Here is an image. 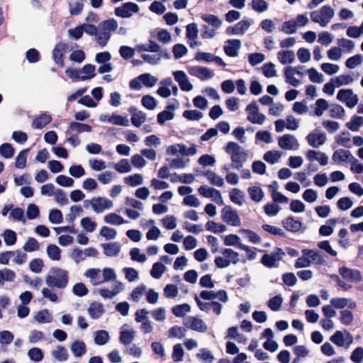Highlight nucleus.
<instances>
[{"label":"nucleus","instance_id":"obj_1","mask_svg":"<svg viewBox=\"0 0 363 363\" xmlns=\"http://www.w3.org/2000/svg\"><path fill=\"white\" fill-rule=\"evenodd\" d=\"M47 287L42 289L43 298L52 303H57L59 298L55 293V289L62 290L69 284V272L60 267H52L45 277Z\"/></svg>","mask_w":363,"mask_h":363},{"label":"nucleus","instance_id":"obj_2","mask_svg":"<svg viewBox=\"0 0 363 363\" xmlns=\"http://www.w3.org/2000/svg\"><path fill=\"white\" fill-rule=\"evenodd\" d=\"M226 153L230 155L231 167L240 169L247 160L248 152L235 142H229L225 147Z\"/></svg>","mask_w":363,"mask_h":363},{"label":"nucleus","instance_id":"obj_3","mask_svg":"<svg viewBox=\"0 0 363 363\" xmlns=\"http://www.w3.org/2000/svg\"><path fill=\"white\" fill-rule=\"evenodd\" d=\"M118 21L115 18H109L99 24V30L94 37L96 43L101 47H105L109 42L111 33L118 30Z\"/></svg>","mask_w":363,"mask_h":363},{"label":"nucleus","instance_id":"obj_4","mask_svg":"<svg viewBox=\"0 0 363 363\" xmlns=\"http://www.w3.org/2000/svg\"><path fill=\"white\" fill-rule=\"evenodd\" d=\"M201 18L207 23L202 26L201 37L203 39L213 38L216 35V30L221 27L222 20L210 13L202 14Z\"/></svg>","mask_w":363,"mask_h":363},{"label":"nucleus","instance_id":"obj_5","mask_svg":"<svg viewBox=\"0 0 363 363\" xmlns=\"http://www.w3.org/2000/svg\"><path fill=\"white\" fill-rule=\"evenodd\" d=\"M219 252L221 255L216 257L214 260L218 268H226L240 262L239 254L231 248H220Z\"/></svg>","mask_w":363,"mask_h":363},{"label":"nucleus","instance_id":"obj_6","mask_svg":"<svg viewBox=\"0 0 363 363\" xmlns=\"http://www.w3.org/2000/svg\"><path fill=\"white\" fill-rule=\"evenodd\" d=\"M335 16L334 9L328 5L323 6L319 10L311 13V20L321 27H325Z\"/></svg>","mask_w":363,"mask_h":363},{"label":"nucleus","instance_id":"obj_7","mask_svg":"<svg viewBox=\"0 0 363 363\" xmlns=\"http://www.w3.org/2000/svg\"><path fill=\"white\" fill-rule=\"evenodd\" d=\"M330 340L337 347H344L347 350L353 343V336L347 330L343 331L337 330L330 337Z\"/></svg>","mask_w":363,"mask_h":363},{"label":"nucleus","instance_id":"obj_8","mask_svg":"<svg viewBox=\"0 0 363 363\" xmlns=\"http://www.w3.org/2000/svg\"><path fill=\"white\" fill-rule=\"evenodd\" d=\"M245 111L247 113V120L253 123L262 125L266 120V116L259 112V108L255 101L250 103L245 108Z\"/></svg>","mask_w":363,"mask_h":363},{"label":"nucleus","instance_id":"obj_9","mask_svg":"<svg viewBox=\"0 0 363 363\" xmlns=\"http://www.w3.org/2000/svg\"><path fill=\"white\" fill-rule=\"evenodd\" d=\"M337 99L350 108H354L359 101L358 96L354 94L351 89H340L337 94Z\"/></svg>","mask_w":363,"mask_h":363},{"label":"nucleus","instance_id":"obj_10","mask_svg":"<svg viewBox=\"0 0 363 363\" xmlns=\"http://www.w3.org/2000/svg\"><path fill=\"white\" fill-rule=\"evenodd\" d=\"M140 8L138 4L133 2H125L122 6L115 9V15L123 18H128L134 13H138Z\"/></svg>","mask_w":363,"mask_h":363},{"label":"nucleus","instance_id":"obj_11","mask_svg":"<svg viewBox=\"0 0 363 363\" xmlns=\"http://www.w3.org/2000/svg\"><path fill=\"white\" fill-rule=\"evenodd\" d=\"M221 218L229 225L238 227L241 225V220L236 211L230 206H225L221 211Z\"/></svg>","mask_w":363,"mask_h":363},{"label":"nucleus","instance_id":"obj_12","mask_svg":"<svg viewBox=\"0 0 363 363\" xmlns=\"http://www.w3.org/2000/svg\"><path fill=\"white\" fill-rule=\"evenodd\" d=\"M184 325L187 328L199 333H203L208 330V326L203 320L195 316H188L184 318Z\"/></svg>","mask_w":363,"mask_h":363},{"label":"nucleus","instance_id":"obj_13","mask_svg":"<svg viewBox=\"0 0 363 363\" xmlns=\"http://www.w3.org/2000/svg\"><path fill=\"white\" fill-rule=\"evenodd\" d=\"M199 193L205 198H210L218 205H223V199L220 192L215 188L201 186L198 189Z\"/></svg>","mask_w":363,"mask_h":363},{"label":"nucleus","instance_id":"obj_14","mask_svg":"<svg viewBox=\"0 0 363 363\" xmlns=\"http://www.w3.org/2000/svg\"><path fill=\"white\" fill-rule=\"evenodd\" d=\"M338 273L347 281L359 282L362 280V274L358 269L341 267L338 269Z\"/></svg>","mask_w":363,"mask_h":363},{"label":"nucleus","instance_id":"obj_15","mask_svg":"<svg viewBox=\"0 0 363 363\" xmlns=\"http://www.w3.org/2000/svg\"><path fill=\"white\" fill-rule=\"evenodd\" d=\"M332 160L337 164L342 162L355 163L357 161V158L352 155V152L345 149L335 150L332 155Z\"/></svg>","mask_w":363,"mask_h":363},{"label":"nucleus","instance_id":"obj_16","mask_svg":"<svg viewBox=\"0 0 363 363\" xmlns=\"http://www.w3.org/2000/svg\"><path fill=\"white\" fill-rule=\"evenodd\" d=\"M284 252L280 248H277L270 254H264L262 257V263L267 267L276 266V263L281 260Z\"/></svg>","mask_w":363,"mask_h":363},{"label":"nucleus","instance_id":"obj_17","mask_svg":"<svg viewBox=\"0 0 363 363\" xmlns=\"http://www.w3.org/2000/svg\"><path fill=\"white\" fill-rule=\"evenodd\" d=\"M174 80L179 84L180 89L184 91H190L194 86L189 82L186 74L184 71L178 70L173 72Z\"/></svg>","mask_w":363,"mask_h":363},{"label":"nucleus","instance_id":"obj_18","mask_svg":"<svg viewBox=\"0 0 363 363\" xmlns=\"http://www.w3.org/2000/svg\"><path fill=\"white\" fill-rule=\"evenodd\" d=\"M93 211L96 213H101L111 209L113 202L106 197H94Z\"/></svg>","mask_w":363,"mask_h":363},{"label":"nucleus","instance_id":"obj_19","mask_svg":"<svg viewBox=\"0 0 363 363\" xmlns=\"http://www.w3.org/2000/svg\"><path fill=\"white\" fill-rule=\"evenodd\" d=\"M189 73L194 77L199 78L201 80H206L213 77V72L206 67L194 66L189 69Z\"/></svg>","mask_w":363,"mask_h":363},{"label":"nucleus","instance_id":"obj_20","mask_svg":"<svg viewBox=\"0 0 363 363\" xmlns=\"http://www.w3.org/2000/svg\"><path fill=\"white\" fill-rule=\"evenodd\" d=\"M241 47V41L238 39H229L225 42L223 50L225 53L231 57L238 55V50Z\"/></svg>","mask_w":363,"mask_h":363},{"label":"nucleus","instance_id":"obj_21","mask_svg":"<svg viewBox=\"0 0 363 363\" xmlns=\"http://www.w3.org/2000/svg\"><path fill=\"white\" fill-rule=\"evenodd\" d=\"M306 157L310 162L317 161L321 166H325L328 162V157L324 152L310 150L306 154Z\"/></svg>","mask_w":363,"mask_h":363},{"label":"nucleus","instance_id":"obj_22","mask_svg":"<svg viewBox=\"0 0 363 363\" xmlns=\"http://www.w3.org/2000/svg\"><path fill=\"white\" fill-rule=\"evenodd\" d=\"M223 242L225 246L237 247L244 251L250 250V247L240 242V238L235 234H230L223 238Z\"/></svg>","mask_w":363,"mask_h":363},{"label":"nucleus","instance_id":"obj_23","mask_svg":"<svg viewBox=\"0 0 363 363\" xmlns=\"http://www.w3.org/2000/svg\"><path fill=\"white\" fill-rule=\"evenodd\" d=\"M308 144L313 147L318 148L326 141V135L324 133H311L307 135Z\"/></svg>","mask_w":363,"mask_h":363},{"label":"nucleus","instance_id":"obj_24","mask_svg":"<svg viewBox=\"0 0 363 363\" xmlns=\"http://www.w3.org/2000/svg\"><path fill=\"white\" fill-rule=\"evenodd\" d=\"M101 272V271L99 269L91 268L86 270L84 275L89 279L92 285L97 286L102 284Z\"/></svg>","mask_w":363,"mask_h":363},{"label":"nucleus","instance_id":"obj_25","mask_svg":"<svg viewBox=\"0 0 363 363\" xmlns=\"http://www.w3.org/2000/svg\"><path fill=\"white\" fill-rule=\"evenodd\" d=\"M125 326H127V325H124L121 328L119 340L121 344L124 345H130L135 339V331L133 329H125L124 328Z\"/></svg>","mask_w":363,"mask_h":363},{"label":"nucleus","instance_id":"obj_26","mask_svg":"<svg viewBox=\"0 0 363 363\" xmlns=\"http://www.w3.org/2000/svg\"><path fill=\"white\" fill-rule=\"evenodd\" d=\"M87 312L92 319H98L105 313V309L101 303L93 302L88 308Z\"/></svg>","mask_w":363,"mask_h":363},{"label":"nucleus","instance_id":"obj_27","mask_svg":"<svg viewBox=\"0 0 363 363\" xmlns=\"http://www.w3.org/2000/svg\"><path fill=\"white\" fill-rule=\"evenodd\" d=\"M104 254L108 257H116L121 251V245L118 242H109L101 245Z\"/></svg>","mask_w":363,"mask_h":363},{"label":"nucleus","instance_id":"obj_28","mask_svg":"<svg viewBox=\"0 0 363 363\" xmlns=\"http://www.w3.org/2000/svg\"><path fill=\"white\" fill-rule=\"evenodd\" d=\"M305 255H308L310 259V264L311 262L315 263V264L323 265L326 263V261L322 253L311 250H304L303 251Z\"/></svg>","mask_w":363,"mask_h":363},{"label":"nucleus","instance_id":"obj_29","mask_svg":"<svg viewBox=\"0 0 363 363\" xmlns=\"http://www.w3.org/2000/svg\"><path fill=\"white\" fill-rule=\"evenodd\" d=\"M16 274L11 269L4 268L0 269V286H3L6 282H14Z\"/></svg>","mask_w":363,"mask_h":363},{"label":"nucleus","instance_id":"obj_30","mask_svg":"<svg viewBox=\"0 0 363 363\" xmlns=\"http://www.w3.org/2000/svg\"><path fill=\"white\" fill-rule=\"evenodd\" d=\"M285 127L287 129L295 130V118L293 116L288 117L286 123L282 119L275 121V128L277 133L282 132Z\"/></svg>","mask_w":363,"mask_h":363},{"label":"nucleus","instance_id":"obj_31","mask_svg":"<svg viewBox=\"0 0 363 363\" xmlns=\"http://www.w3.org/2000/svg\"><path fill=\"white\" fill-rule=\"evenodd\" d=\"M354 74L353 72L347 74H341L335 78H333V82L336 83V87L347 85L353 82L354 79H357L359 77V74H357L354 77Z\"/></svg>","mask_w":363,"mask_h":363},{"label":"nucleus","instance_id":"obj_32","mask_svg":"<svg viewBox=\"0 0 363 363\" xmlns=\"http://www.w3.org/2000/svg\"><path fill=\"white\" fill-rule=\"evenodd\" d=\"M51 121V116L46 113H43L33 120L32 126L35 129H41L49 124Z\"/></svg>","mask_w":363,"mask_h":363},{"label":"nucleus","instance_id":"obj_33","mask_svg":"<svg viewBox=\"0 0 363 363\" xmlns=\"http://www.w3.org/2000/svg\"><path fill=\"white\" fill-rule=\"evenodd\" d=\"M229 196L230 201L238 206H242L245 202V194L239 189H233Z\"/></svg>","mask_w":363,"mask_h":363},{"label":"nucleus","instance_id":"obj_34","mask_svg":"<svg viewBox=\"0 0 363 363\" xmlns=\"http://www.w3.org/2000/svg\"><path fill=\"white\" fill-rule=\"evenodd\" d=\"M51 355L58 362H65L69 357L67 350L62 345L56 346V347L51 351Z\"/></svg>","mask_w":363,"mask_h":363},{"label":"nucleus","instance_id":"obj_35","mask_svg":"<svg viewBox=\"0 0 363 363\" xmlns=\"http://www.w3.org/2000/svg\"><path fill=\"white\" fill-rule=\"evenodd\" d=\"M70 350L76 357H80L86 352V345L83 341L75 340L70 346Z\"/></svg>","mask_w":363,"mask_h":363},{"label":"nucleus","instance_id":"obj_36","mask_svg":"<svg viewBox=\"0 0 363 363\" xmlns=\"http://www.w3.org/2000/svg\"><path fill=\"white\" fill-rule=\"evenodd\" d=\"M203 175L208 179L212 185L220 187L225 184L223 178L211 170L206 171L203 173Z\"/></svg>","mask_w":363,"mask_h":363},{"label":"nucleus","instance_id":"obj_37","mask_svg":"<svg viewBox=\"0 0 363 363\" xmlns=\"http://www.w3.org/2000/svg\"><path fill=\"white\" fill-rule=\"evenodd\" d=\"M247 193L250 199L255 202H260L264 196V193L262 189L257 186H250L247 189Z\"/></svg>","mask_w":363,"mask_h":363},{"label":"nucleus","instance_id":"obj_38","mask_svg":"<svg viewBox=\"0 0 363 363\" xmlns=\"http://www.w3.org/2000/svg\"><path fill=\"white\" fill-rule=\"evenodd\" d=\"M109 333L105 330H97L94 333V343L97 345H104L108 342Z\"/></svg>","mask_w":363,"mask_h":363},{"label":"nucleus","instance_id":"obj_39","mask_svg":"<svg viewBox=\"0 0 363 363\" xmlns=\"http://www.w3.org/2000/svg\"><path fill=\"white\" fill-rule=\"evenodd\" d=\"M337 223V219L330 218L328 219L325 225H323L319 228V233L323 236H329L333 233V227Z\"/></svg>","mask_w":363,"mask_h":363},{"label":"nucleus","instance_id":"obj_40","mask_svg":"<svg viewBox=\"0 0 363 363\" xmlns=\"http://www.w3.org/2000/svg\"><path fill=\"white\" fill-rule=\"evenodd\" d=\"M96 67L94 65L91 64L85 65L81 69L80 72L84 74L81 76L80 79L82 81L89 80L94 78L95 74Z\"/></svg>","mask_w":363,"mask_h":363},{"label":"nucleus","instance_id":"obj_41","mask_svg":"<svg viewBox=\"0 0 363 363\" xmlns=\"http://www.w3.org/2000/svg\"><path fill=\"white\" fill-rule=\"evenodd\" d=\"M346 127L353 132H357L363 125V117L353 116L350 121L346 123Z\"/></svg>","mask_w":363,"mask_h":363},{"label":"nucleus","instance_id":"obj_42","mask_svg":"<svg viewBox=\"0 0 363 363\" xmlns=\"http://www.w3.org/2000/svg\"><path fill=\"white\" fill-rule=\"evenodd\" d=\"M104 221L108 224L114 225H120L126 222L123 217L115 213H111L106 215L104 217Z\"/></svg>","mask_w":363,"mask_h":363},{"label":"nucleus","instance_id":"obj_43","mask_svg":"<svg viewBox=\"0 0 363 363\" xmlns=\"http://www.w3.org/2000/svg\"><path fill=\"white\" fill-rule=\"evenodd\" d=\"M165 271L166 267L162 263L155 262L152 265L150 274L153 278L159 279L162 277Z\"/></svg>","mask_w":363,"mask_h":363},{"label":"nucleus","instance_id":"obj_44","mask_svg":"<svg viewBox=\"0 0 363 363\" xmlns=\"http://www.w3.org/2000/svg\"><path fill=\"white\" fill-rule=\"evenodd\" d=\"M48 257L54 261H59L61 258V250L55 245H49L47 247Z\"/></svg>","mask_w":363,"mask_h":363},{"label":"nucleus","instance_id":"obj_45","mask_svg":"<svg viewBox=\"0 0 363 363\" xmlns=\"http://www.w3.org/2000/svg\"><path fill=\"white\" fill-rule=\"evenodd\" d=\"M294 53L291 50H284L278 52V59L281 64L291 63L294 60Z\"/></svg>","mask_w":363,"mask_h":363},{"label":"nucleus","instance_id":"obj_46","mask_svg":"<svg viewBox=\"0 0 363 363\" xmlns=\"http://www.w3.org/2000/svg\"><path fill=\"white\" fill-rule=\"evenodd\" d=\"M252 23V20L249 18H243L235 24V28L238 35H242L249 29Z\"/></svg>","mask_w":363,"mask_h":363},{"label":"nucleus","instance_id":"obj_47","mask_svg":"<svg viewBox=\"0 0 363 363\" xmlns=\"http://www.w3.org/2000/svg\"><path fill=\"white\" fill-rule=\"evenodd\" d=\"M124 182L130 186H137L143 184V177L140 174H134L125 177Z\"/></svg>","mask_w":363,"mask_h":363},{"label":"nucleus","instance_id":"obj_48","mask_svg":"<svg viewBox=\"0 0 363 363\" xmlns=\"http://www.w3.org/2000/svg\"><path fill=\"white\" fill-rule=\"evenodd\" d=\"M29 149L21 150L16 157L15 167L18 169H23L26 166L27 155Z\"/></svg>","mask_w":363,"mask_h":363},{"label":"nucleus","instance_id":"obj_49","mask_svg":"<svg viewBox=\"0 0 363 363\" xmlns=\"http://www.w3.org/2000/svg\"><path fill=\"white\" fill-rule=\"evenodd\" d=\"M69 130L77 131L78 133H89L91 131V127L85 123H81L78 122H72L69 123Z\"/></svg>","mask_w":363,"mask_h":363},{"label":"nucleus","instance_id":"obj_50","mask_svg":"<svg viewBox=\"0 0 363 363\" xmlns=\"http://www.w3.org/2000/svg\"><path fill=\"white\" fill-rule=\"evenodd\" d=\"M146 289L147 287L145 284H140L138 286L133 290L130 294V298L134 302H138L141 299L143 296L145 294Z\"/></svg>","mask_w":363,"mask_h":363},{"label":"nucleus","instance_id":"obj_51","mask_svg":"<svg viewBox=\"0 0 363 363\" xmlns=\"http://www.w3.org/2000/svg\"><path fill=\"white\" fill-rule=\"evenodd\" d=\"M53 196L55 197V202L59 206H66L69 203V199L67 194L62 189H57Z\"/></svg>","mask_w":363,"mask_h":363},{"label":"nucleus","instance_id":"obj_52","mask_svg":"<svg viewBox=\"0 0 363 363\" xmlns=\"http://www.w3.org/2000/svg\"><path fill=\"white\" fill-rule=\"evenodd\" d=\"M35 320L40 323H50L52 320V317L50 314L48 309H43L38 311L35 315Z\"/></svg>","mask_w":363,"mask_h":363},{"label":"nucleus","instance_id":"obj_53","mask_svg":"<svg viewBox=\"0 0 363 363\" xmlns=\"http://www.w3.org/2000/svg\"><path fill=\"white\" fill-rule=\"evenodd\" d=\"M115 169L121 174L131 172L132 168L127 159H122L118 163L114 164Z\"/></svg>","mask_w":363,"mask_h":363},{"label":"nucleus","instance_id":"obj_54","mask_svg":"<svg viewBox=\"0 0 363 363\" xmlns=\"http://www.w3.org/2000/svg\"><path fill=\"white\" fill-rule=\"evenodd\" d=\"M206 228L208 231L214 233L225 232L226 226L221 223H217L213 220H209L206 224Z\"/></svg>","mask_w":363,"mask_h":363},{"label":"nucleus","instance_id":"obj_55","mask_svg":"<svg viewBox=\"0 0 363 363\" xmlns=\"http://www.w3.org/2000/svg\"><path fill=\"white\" fill-rule=\"evenodd\" d=\"M228 337L235 340L238 342L245 343L247 337L238 333L236 327H230L228 329Z\"/></svg>","mask_w":363,"mask_h":363},{"label":"nucleus","instance_id":"obj_56","mask_svg":"<svg viewBox=\"0 0 363 363\" xmlns=\"http://www.w3.org/2000/svg\"><path fill=\"white\" fill-rule=\"evenodd\" d=\"M3 238L5 244L8 246L13 245L16 242L17 236L15 231L12 230H6L3 235Z\"/></svg>","mask_w":363,"mask_h":363},{"label":"nucleus","instance_id":"obj_57","mask_svg":"<svg viewBox=\"0 0 363 363\" xmlns=\"http://www.w3.org/2000/svg\"><path fill=\"white\" fill-rule=\"evenodd\" d=\"M139 79H141L142 84L147 87H152L157 82V79L149 73L139 75Z\"/></svg>","mask_w":363,"mask_h":363},{"label":"nucleus","instance_id":"obj_58","mask_svg":"<svg viewBox=\"0 0 363 363\" xmlns=\"http://www.w3.org/2000/svg\"><path fill=\"white\" fill-rule=\"evenodd\" d=\"M23 248L25 252H31L38 250L40 244L35 238L30 237L28 238Z\"/></svg>","mask_w":363,"mask_h":363},{"label":"nucleus","instance_id":"obj_59","mask_svg":"<svg viewBox=\"0 0 363 363\" xmlns=\"http://www.w3.org/2000/svg\"><path fill=\"white\" fill-rule=\"evenodd\" d=\"M65 50V46L63 45H57L53 50V58L55 62L63 66V53Z\"/></svg>","mask_w":363,"mask_h":363},{"label":"nucleus","instance_id":"obj_60","mask_svg":"<svg viewBox=\"0 0 363 363\" xmlns=\"http://www.w3.org/2000/svg\"><path fill=\"white\" fill-rule=\"evenodd\" d=\"M117 278V274L116 272L109 267H106L102 270V277L101 281L102 284L105 282H108L111 281H114Z\"/></svg>","mask_w":363,"mask_h":363},{"label":"nucleus","instance_id":"obj_61","mask_svg":"<svg viewBox=\"0 0 363 363\" xmlns=\"http://www.w3.org/2000/svg\"><path fill=\"white\" fill-rule=\"evenodd\" d=\"M337 143L347 148H350L352 146L350 144V133L347 131H343L342 133L337 136L335 138Z\"/></svg>","mask_w":363,"mask_h":363},{"label":"nucleus","instance_id":"obj_62","mask_svg":"<svg viewBox=\"0 0 363 363\" xmlns=\"http://www.w3.org/2000/svg\"><path fill=\"white\" fill-rule=\"evenodd\" d=\"M315 106L316 108L314 111V114L316 116H321L323 113V112L328 108V101L324 99H318L315 101Z\"/></svg>","mask_w":363,"mask_h":363},{"label":"nucleus","instance_id":"obj_63","mask_svg":"<svg viewBox=\"0 0 363 363\" xmlns=\"http://www.w3.org/2000/svg\"><path fill=\"white\" fill-rule=\"evenodd\" d=\"M28 356L31 361L39 362L43 359V352L40 348L33 347L28 350Z\"/></svg>","mask_w":363,"mask_h":363},{"label":"nucleus","instance_id":"obj_64","mask_svg":"<svg viewBox=\"0 0 363 363\" xmlns=\"http://www.w3.org/2000/svg\"><path fill=\"white\" fill-rule=\"evenodd\" d=\"M141 104L148 110H154L157 105L156 99L150 95H145L143 96Z\"/></svg>","mask_w":363,"mask_h":363}]
</instances>
